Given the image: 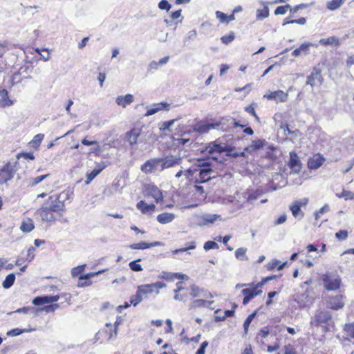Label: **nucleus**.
Instances as JSON below:
<instances>
[{"label":"nucleus","instance_id":"nucleus-43","mask_svg":"<svg viewBox=\"0 0 354 354\" xmlns=\"http://www.w3.org/2000/svg\"><path fill=\"white\" fill-rule=\"evenodd\" d=\"M344 330L346 331L347 336L354 339V323L346 324Z\"/></svg>","mask_w":354,"mask_h":354},{"label":"nucleus","instance_id":"nucleus-54","mask_svg":"<svg viewBox=\"0 0 354 354\" xmlns=\"http://www.w3.org/2000/svg\"><path fill=\"white\" fill-rule=\"evenodd\" d=\"M306 23V19L304 17H301L299 19H293L290 21H286L283 24V26H286L287 24H297L300 25H304Z\"/></svg>","mask_w":354,"mask_h":354},{"label":"nucleus","instance_id":"nucleus-13","mask_svg":"<svg viewBox=\"0 0 354 354\" xmlns=\"http://www.w3.org/2000/svg\"><path fill=\"white\" fill-rule=\"evenodd\" d=\"M198 176H196V183H204L212 179L214 171L211 168H198Z\"/></svg>","mask_w":354,"mask_h":354},{"label":"nucleus","instance_id":"nucleus-58","mask_svg":"<svg viewBox=\"0 0 354 354\" xmlns=\"http://www.w3.org/2000/svg\"><path fill=\"white\" fill-rule=\"evenodd\" d=\"M151 286L153 291L156 290V294H159V289L166 287V284L160 281L151 283Z\"/></svg>","mask_w":354,"mask_h":354},{"label":"nucleus","instance_id":"nucleus-41","mask_svg":"<svg viewBox=\"0 0 354 354\" xmlns=\"http://www.w3.org/2000/svg\"><path fill=\"white\" fill-rule=\"evenodd\" d=\"M141 261L140 259H138L136 261H131L129 264V268L131 270L134 272H140L142 270V268L140 264H138V262Z\"/></svg>","mask_w":354,"mask_h":354},{"label":"nucleus","instance_id":"nucleus-19","mask_svg":"<svg viewBox=\"0 0 354 354\" xmlns=\"http://www.w3.org/2000/svg\"><path fill=\"white\" fill-rule=\"evenodd\" d=\"M325 159L320 154H316L310 158L308 162V167L311 169H317L324 163Z\"/></svg>","mask_w":354,"mask_h":354},{"label":"nucleus","instance_id":"nucleus-11","mask_svg":"<svg viewBox=\"0 0 354 354\" xmlns=\"http://www.w3.org/2000/svg\"><path fill=\"white\" fill-rule=\"evenodd\" d=\"M162 158H151L146 161L142 166L141 170L146 174H151L158 169L159 165H161Z\"/></svg>","mask_w":354,"mask_h":354},{"label":"nucleus","instance_id":"nucleus-64","mask_svg":"<svg viewBox=\"0 0 354 354\" xmlns=\"http://www.w3.org/2000/svg\"><path fill=\"white\" fill-rule=\"evenodd\" d=\"M245 111L252 115L255 119L258 121H259V118L256 114V112L254 111V108L252 106V105H250L248 106H246L245 109Z\"/></svg>","mask_w":354,"mask_h":354},{"label":"nucleus","instance_id":"nucleus-27","mask_svg":"<svg viewBox=\"0 0 354 354\" xmlns=\"http://www.w3.org/2000/svg\"><path fill=\"white\" fill-rule=\"evenodd\" d=\"M36 53L35 57L39 56L40 59H44V61H47L50 58V50L49 48H45L43 47H37L35 48H32Z\"/></svg>","mask_w":354,"mask_h":354},{"label":"nucleus","instance_id":"nucleus-44","mask_svg":"<svg viewBox=\"0 0 354 354\" xmlns=\"http://www.w3.org/2000/svg\"><path fill=\"white\" fill-rule=\"evenodd\" d=\"M85 267H86V265L84 264V265H81V266H78L75 268H73L71 270V275L73 277H77L79 274H80L82 272H84V269H85Z\"/></svg>","mask_w":354,"mask_h":354},{"label":"nucleus","instance_id":"nucleus-30","mask_svg":"<svg viewBox=\"0 0 354 354\" xmlns=\"http://www.w3.org/2000/svg\"><path fill=\"white\" fill-rule=\"evenodd\" d=\"M137 290H138L139 294H141L144 299H147L148 297V295L154 292L151 284L140 285L138 286Z\"/></svg>","mask_w":354,"mask_h":354},{"label":"nucleus","instance_id":"nucleus-60","mask_svg":"<svg viewBox=\"0 0 354 354\" xmlns=\"http://www.w3.org/2000/svg\"><path fill=\"white\" fill-rule=\"evenodd\" d=\"M175 120H171L169 121L164 122L160 127V129L163 131L169 130L170 127L174 124L175 122Z\"/></svg>","mask_w":354,"mask_h":354},{"label":"nucleus","instance_id":"nucleus-42","mask_svg":"<svg viewBox=\"0 0 354 354\" xmlns=\"http://www.w3.org/2000/svg\"><path fill=\"white\" fill-rule=\"evenodd\" d=\"M196 248V243L194 241H192L190 243H187V245L185 248L177 249L173 251L174 254H178L179 252H184L185 251H187L189 250H193Z\"/></svg>","mask_w":354,"mask_h":354},{"label":"nucleus","instance_id":"nucleus-33","mask_svg":"<svg viewBox=\"0 0 354 354\" xmlns=\"http://www.w3.org/2000/svg\"><path fill=\"white\" fill-rule=\"evenodd\" d=\"M221 217L218 214H205L201 218L203 221V225H206L207 223H214L218 218Z\"/></svg>","mask_w":354,"mask_h":354},{"label":"nucleus","instance_id":"nucleus-48","mask_svg":"<svg viewBox=\"0 0 354 354\" xmlns=\"http://www.w3.org/2000/svg\"><path fill=\"white\" fill-rule=\"evenodd\" d=\"M288 8H290V6L289 4L278 6L274 10V15H285Z\"/></svg>","mask_w":354,"mask_h":354},{"label":"nucleus","instance_id":"nucleus-55","mask_svg":"<svg viewBox=\"0 0 354 354\" xmlns=\"http://www.w3.org/2000/svg\"><path fill=\"white\" fill-rule=\"evenodd\" d=\"M335 237L339 241L346 240L348 237V232L346 230H339L335 234Z\"/></svg>","mask_w":354,"mask_h":354},{"label":"nucleus","instance_id":"nucleus-53","mask_svg":"<svg viewBox=\"0 0 354 354\" xmlns=\"http://www.w3.org/2000/svg\"><path fill=\"white\" fill-rule=\"evenodd\" d=\"M215 14H216V18L221 23H226V24L229 23V21L227 20V16L225 13H223V12H222L221 11H216Z\"/></svg>","mask_w":354,"mask_h":354},{"label":"nucleus","instance_id":"nucleus-8","mask_svg":"<svg viewBox=\"0 0 354 354\" xmlns=\"http://www.w3.org/2000/svg\"><path fill=\"white\" fill-rule=\"evenodd\" d=\"M324 79L322 75V70L314 67L311 74L308 76L306 84L313 86H319L323 83Z\"/></svg>","mask_w":354,"mask_h":354},{"label":"nucleus","instance_id":"nucleus-37","mask_svg":"<svg viewBox=\"0 0 354 354\" xmlns=\"http://www.w3.org/2000/svg\"><path fill=\"white\" fill-rule=\"evenodd\" d=\"M247 249L245 248H239L235 251V257L236 259L241 261L248 260L246 256Z\"/></svg>","mask_w":354,"mask_h":354},{"label":"nucleus","instance_id":"nucleus-46","mask_svg":"<svg viewBox=\"0 0 354 354\" xmlns=\"http://www.w3.org/2000/svg\"><path fill=\"white\" fill-rule=\"evenodd\" d=\"M36 310L30 306H26L21 308H18L15 311L16 313H24V314H28L30 313H35Z\"/></svg>","mask_w":354,"mask_h":354},{"label":"nucleus","instance_id":"nucleus-39","mask_svg":"<svg viewBox=\"0 0 354 354\" xmlns=\"http://www.w3.org/2000/svg\"><path fill=\"white\" fill-rule=\"evenodd\" d=\"M143 299H144V297L141 295V294H139V292L137 290L136 294L135 295H132L131 297V298H130V304H132L133 306H136Z\"/></svg>","mask_w":354,"mask_h":354},{"label":"nucleus","instance_id":"nucleus-1","mask_svg":"<svg viewBox=\"0 0 354 354\" xmlns=\"http://www.w3.org/2000/svg\"><path fill=\"white\" fill-rule=\"evenodd\" d=\"M68 193L69 191L63 192L60 194H54L48 197L37 210V213L43 221L53 223L56 220L55 214L62 215V212L65 210V204L64 199L61 200L60 198L63 194H65L67 198Z\"/></svg>","mask_w":354,"mask_h":354},{"label":"nucleus","instance_id":"nucleus-10","mask_svg":"<svg viewBox=\"0 0 354 354\" xmlns=\"http://www.w3.org/2000/svg\"><path fill=\"white\" fill-rule=\"evenodd\" d=\"M344 296L342 294L330 296L327 299L328 307L333 310H339L344 306Z\"/></svg>","mask_w":354,"mask_h":354},{"label":"nucleus","instance_id":"nucleus-31","mask_svg":"<svg viewBox=\"0 0 354 354\" xmlns=\"http://www.w3.org/2000/svg\"><path fill=\"white\" fill-rule=\"evenodd\" d=\"M290 210L291 211L292 216L299 220H301L304 216V213L301 211V207L297 204H292L290 206Z\"/></svg>","mask_w":354,"mask_h":354},{"label":"nucleus","instance_id":"nucleus-20","mask_svg":"<svg viewBox=\"0 0 354 354\" xmlns=\"http://www.w3.org/2000/svg\"><path fill=\"white\" fill-rule=\"evenodd\" d=\"M190 295L195 298L198 297L203 296L205 298H212V295L211 292L205 291L203 289H201L196 285L191 286V292Z\"/></svg>","mask_w":354,"mask_h":354},{"label":"nucleus","instance_id":"nucleus-29","mask_svg":"<svg viewBox=\"0 0 354 354\" xmlns=\"http://www.w3.org/2000/svg\"><path fill=\"white\" fill-rule=\"evenodd\" d=\"M34 227L35 225L32 220L30 218H26L21 222L20 230L24 232H30Z\"/></svg>","mask_w":354,"mask_h":354},{"label":"nucleus","instance_id":"nucleus-22","mask_svg":"<svg viewBox=\"0 0 354 354\" xmlns=\"http://www.w3.org/2000/svg\"><path fill=\"white\" fill-rule=\"evenodd\" d=\"M162 245V243L159 241L152 242L151 243L140 242L138 243H133L129 245V248L133 250H145L155 246Z\"/></svg>","mask_w":354,"mask_h":354},{"label":"nucleus","instance_id":"nucleus-35","mask_svg":"<svg viewBox=\"0 0 354 354\" xmlns=\"http://www.w3.org/2000/svg\"><path fill=\"white\" fill-rule=\"evenodd\" d=\"M213 301H205L204 299H196L191 304L190 308L205 307L213 304Z\"/></svg>","mask_w":354,"mask_h":354},{"label":"nucleus","instance_id":"nucleus-32","mask_svg":"<svg viewBox=\"0 0 354 354\" xmlns=\"http://www.w3.org/2000/svg\"><path fill=\"white\" fill-rule=\"evenodd\" d=\"M346 0H331L327 2L326 8L329 10H336L338 9Z\"/></svg>","mask_w":354,"mask_h":354},{"label":"nucleus","instance_id":"nucleus-47","mask_svg":"<svg viewBox=\"0 0 354 354\" xmlns=\"http://www.w3.org/2000/svg\"><path fill=\"white\" fill-rule=\"evenodd\" d=\"M159 277L169 281H174V273L172 272L162 271L159 275Z\"/></svg>","mask_w":354,"mask_h":354},{"label":"nucleus","instance_id":"nucleus-63","mask_svg":"<svg viewBox=\"0 0 354 354\" xmlns=\"http://www.w3.org/2000/svg\"><path fill=\"white\" fill-rule=\"evenodd\" d=\"M169 104L167 102H160L153 104V108L157 109V112L165 109H167L169 106Z\"/></svg>","mask_w":354,"mask_h":354},{"label":"nucleus","instance_id":"nucleus-16","mask_svg":"<svg viewBox=\"0 0 354 354\" xmlns=\"http://www.w3.org/2000/svg\"><path fill=\"white\" fill-rule=\"evenodd\" d=\"M59 296H43V297H36L32 300V304L36 306L43 305L44 304H50L53 302H56L59 300Z\"/></svg>","mask_w":354,"mask_h":354},{"label":"nucleus","instance_id":"nucleus-7","mask_svg":"<svg viewBox=\"0 0 354 354\" xmlns=\"http://www.w3.org/2000/svg\"><path fill=\"white\" fill-rule=\"evenodd\" d=\"M232 147L225 143H218L217 141L211 142L206 145L204 151L213 154L214 153L230 152Z\"/></svg>","mask_w":354,"mask_h":354},{"label":"nucleus","instance_id":"nucleus-57","mask_svg":"<svg viewBox=\"0 0 354 354\" xmlns=\"http://www.w3.org/2000/svg\"><path fill=\"white\" fill-rule=\"evenodd\" d=\"M48 176H49V174L42 175L33 178L31 181V185L35 186L39 184L42 180H45Z\"/></svg>","mask_w":354,"mask_h":354},{"label":"nucleus","instance_id":"nucleus-56","mask_svg":"<svg viewBox=\"0 0 354 354\" xmlns=\"http://www.w3.org/2000/svg\"><path fill=\"white\" fill-rule=\"evenodd\" d=\"M339 198H344L345 200L353 199L354 193L350 191L344 190L340 195H338Z\"/></svg>","mask_w":354,"mask_h":354},{"label":"nucleus","instance_id":"nucleus-28","mask_svg":"<svg viewBox=\"0 0 354 354\" xmlns=\"http://www.w3.org/2000/svg\"><path fill=\"white\" fill-rule=\"evenodd\" d=\"M175 218V214L173 213H162L157 216V221L161 224H167L171 223Z\"/></svg>","mask_w":354,"mask_h":354},{"label":"nucleus","instance_id":"nucleus-12","mask_svg":"<svg viewBox=\"0 0 354 354\" xmlns=\"http://www.w3.org/2000/svg\"><path fill=\"white\" fill-rule=\"evenodd\" d=\"M288 166L293 174H298L301 169V162L298 155L294 151L290 152Z\"/></svg>","mask_w":354,"mask_h":354},{"label":"nucleus","instance_id":"nucleus-23","mask_svg":"<svg viewBox=\"0 0 354 354\" xmlns=\"http://www.w3.org/2000/svg\"><path fill=\"white\" fill-rule=\"evenodd\" d=\"M106 167V165L104 162H101L98 168H95L91 172L86 174L87 179L85 183L86 185L89 184Z\"/></svg>","mask_w":354,"mask_h":354},{"label":"nucleus","instance_id":"nucleus-21","mask_svg":"<svg viewBox=\"0 0 354 354\" xmlns=\"http://www.w3.org/2000/svg\"><path fill=\"white\" fill-rule=\"evenodd\" d=\"M266 144H267V142L264 139L254 140L250 145L244 149V151L252 153L254 151L262 149L266 145Z\"/></svg>","mask_w":354,"mask_h":354},{"label":"nucleus","instance_id":"nucleus-50","mask_svg":"<svg viewBox=\"0 0 354 354\" xmlns=\"http://www.w3.org/2000/svg\"><path fill=\"white\" fill-rule=\"evenodd\" d=\"M329 211V206L326 204L324 205L322 207H321L318 211L315 212V220H319V217H320V214H322L325 212H327Z\"/></svg>","mask_w":354,"mask_h":354},{"label":"nucleus","instance_id":"nucleus-49","mask_svg":"<svg viewBox=\"0 0 354 354\" xmlns=\"http://www.w3.org/2000/svg\"><path fill=\"white\" fill-rule=\"evenodd\" d=\"M32 330H26V329H19V328H15V329H12V330H9L8 333H7V335L8 336H17V335H21V333H24V332H28V331H31Z\"/></svg>","mask_w":354,"mask_h":354},{"label":"nucleus","instance_id":"nucleus-14","mask_svg":"<svg viewBox=\"0 0 354 354\" xmlns=\"http://www.w3.org/2000/svg\"><path fill=\"white\" fill-rule=\"evenodd\" d=\"M105 270H100L97 272H89L88 274L80 276L77 286L78 287H85V286H90L92 283V282H91V281L89 280V279L92 277H95V276H97L98 274H100L104 272Z\"/></svg>","mask_w":354,"mask_h":354},{"label":"nucleus","instance_id":"nucleus-51","mask_svg":"<svg viewBox=\"0 0 354 354\" xmlns=\"http://www.w3.org/2000/svg\"><path fill=\"white\" fill-rule=\"evenodd\" d=\"M158 8L160 10H165L167 11H169L171 8V5L168 2L167 0H161L158 3Z\"/></svg>","mask_w":354,"mask_h":354},{"label":"nucleus","instance_id":"nucleus-59","mask_svg":"<svg viewBox=\"0 0 354 354\" xmlns=\"http://www.w3.org/2000/svg\"><path fill=\"white\" fill-rule=\"evenodd\" d=\"M44 135L42 133L37 134L34 136L32 142L33 144V146H38L41 142L42 140L44 139Z\"/></svg>","mask_w":354,"mask_h":354},{"label":"nucleus","instance_id":"nucleus-18","mask_svg":"<svg viewBox=\"0 0 354 354\" xmlns=\"http://www.w3.org/2000/svg\"><path fill=\"white\" fill-rule=\"evenodd\" d=\"M181 158H177L173 156H166L161 162V170L172 167L180 163Z\"/></svg>","mask_w":354,"mask_h":354},{"label":"nucleus","instance_id":"nucleus-45","mask_svg":"<svg viewBox=\"0 0 354 354\" xmlns=\"http://www.w3.org/2000/svg\"><path fill=\"white\" fill-rule=\"evenodd\" d=\"M203 248L206 251L211 249H218V245L215 241H208L204 243Z\"/></svg>","mask_w":354,"mask_h":354},{"label":"nucleus","instance_id":"nucleus-34","mask_svg":"<svg viewBox=\"0 0 354 354\" xmlns=\"http://www.w3.org/2000/svg\"><path fill=\"white\" fill-rule=\"evenodd\" d=\"M15 275L14 273H10L6 276L5 280L2 283V286L4 288H10L15 283Z\"/></svg>","mask_w":354,"mask_h":354},{"label":"nucleus","instance_id":"nucleus-61","mask_svg":"<svg viewBox=\"0 0 354 354\" xmlns=\"http://www.w3.org/2000/svg\"><path fill=\"white\" fill-rule=\"evenodd\" d=\"M261 194V192L259 190H257L256 192L251 193L248 195V196L247 198V201L248 202L254 201V200L257 199L260 196Z\"/></svg>","mask_w":354,"mask_h":354},{"label":"nucleus","instance_id":"nucleus-25","mask_svg":"<svg viewBox=\"0 0 354 354\" xmlns=\"http://www.w3.org/2000/svg\"><path fill=\"white\" fill-rule=\"evenodd\" d=\"M136 207L144 214H149L154 211L156 206L153 204H147L144 201H140L136 204Z\"/></svg>","mask_w":354,"mask_h":354},{"label":"nucleus","instance_id":"nucleus-62","mask_svg":"<svg viewBox=\"0 0 354 354\" xmlns=\"http://www.w3.org/2000/svg\"><path fill=\"white\" fill-rule=\"evenodd\" d=\"M307 8V4L305 3H301L299 5L295 6L294 8H290V12L292 14L297 12L300 9H304Z\"/></svg>","mask_w":354,"mask_h":354},{"label":"nucleus","instance_id":"nucleus-17","mask_svg":"<svg viewBox=\"0 0 354 354\" xmlns=\"http://www.w3.org/2000/svg\"><path fill=\"white\" fill-rule=\"evenodd\" d=\"M146 194L151 196L158 203L162 199V194L161 191L155 185H149L145 189Z\"/></svg>","mask_w":354,"mask_h":354},{"label":"nucleus","instance_id":"nucleus-38","mask_svg":"<svg viewBox=\"0 0 354 354\" xmlns=\"http://www.w3.org/2000/svg\"><path fill=\"white\" fill-rule=\"evenodd\" d=\"M257 311L255 310L254 313H252V314H250L248 317L247 319L245 320L244 322V324H243V328H244V333L245 334H247L248 332V328L252 321V319L255 317V316L257 315Z\"/></svg>","mask_w":354,"mask_h":354},{"label":"nucleus","instance_id":"nucleus-36","mask_svg":"<svg viewBox=\"0 0 354 354\" xmlns=\"http://www.w3.org/2000/svg\"><path fill=\"white\" fill-rule=\"evenodd\" d=\"M261 3H262L264 6V8L262 10H257V18H261V19L266 18L269 16V8L268 7V2H261Z\"/></svg>","mask_w":354,"mask_h":354},{"label":"nucleus","instance_id":"nucleus-9","mask_svg":"<svg viewBox=\"0 0 354 354\" xmlns=\"http://www.w3.org/2000/svg\"><path fill=\"white\" fill-rule=\"evenodd\" d=\"M332 317L329 312L319 310L317 311L315 316L312 317L310 324L315 326H319L322 324H326L331 319Z\"/></svg>","mask_w":354,"mask_h":354},{"label":"nucleus","instance_id":"nucleus-2","mask_svg":"<svg viewBox=\"0 0 354 354\" xmlns=\"http://www.w3.org/2000/svg\"><path fill=\"white\" fill-rule=\"evenodd\" d=\"M243 128L245 124H241L234 120H228L222 118L218 122H207L204 120H200L192 126V131L199 134L207 133L211 129H218L222 131H227L230 129L236 127Z\"/></svg>","mask_w":354,"mask_h":354},{"label":"nucleus","instance_id":"nucleus-40","mask_svg":"<svg viewBox=\"0 0 354 354\" xmlns=\"http://www.w3.org/2000/svg\"><path fill=\"white\" fill-rule=\"evenodd\" d=\"M309 46H300L298 48L292 52V55L298 57L301 55H306Z\"/></svg>","mask_w":354,"mask_h":354},{"label":"nucleus","instance_id":"nucleus-24","mask_svg":"<svg viewBox=\"0 0 354 354\" xmlns=\"http://www.w3.org/2000/svg\"><path fill=\"white\" fill-rule=\"evenodd\" d=\"M134 101V97L131 94H127L125 95H120L116 98V103L125 108L127 106L129 105Z\"/></svg>","mask_w":354,"mask_h":354},{"label":"nucleus","instance_id":"nucleus-4","mask_svg":"<svg viewBox=\"0 0 354 354\" xmlns=\"http://www.w3.org/2000/svg\"><path fill=\"white\" fill-rule=\"evenodd\" d=\"M324 287L328 291H335L340 288L342 280L335 273L327 272L322 276Z\"/></svg>","mask_w":354,"mask_h":354},{"label":"nucleus","instance_id":"nucleus-6","mask_svg":"<svg viewBox=\"0 0 354 354\" xmlns=\"http://www.w3.org/2000/svg\"><path fill=\"white\" fill-rule=\"evenodd\" d=\"M263 286V281L259 282L252 288H244L241 290V293L245 296L243 300V304L247 305L249 301L255 296L262 293L261 290H259Z\"/></svg>","mask_w":354,"mask_h":354},{"label":"nucleus","instance_id":"nucleus-26","mask_svg":"<svg viewBox=\"0 0 354 354\" xmlns=\"http://www.w3.org/2000/svg\"><path fill=\"white\" fill-rule=\"evenodd\" d=\"M13 102L9 98L8 93L6 89L0 90V107L10 106Z\"/></svg>","mask_w":354,"mask_h":354},{"label":"nucleus","instance_id":"nucleus-52","mask_svg":"<svg viewBox=\"0 0 354 354\" xmlns=\"http://www.w3.org/2000/svg\"><path fill=\"white\" fill-rule=\"evenodd\" d=\"M234 38H235V35H234V32H232L228 35L223 36L221 39L223 43L227 44L232 42L234 39Z\"/></svg>","mask_w":354,"mask_h":354},{"label":"nucleus","instance_id":"nucleus-3","mask_svg":"<svg viewBox=\"0 0 354 354\" xmlns=\"http://www.w3.org/2000/svg\"><path fill=\"white\" fill-rule=\"evenodd\" d=\"M147 133L143 130V127H134L125 134V140L131 147H133L138 142H147Z\"/></svg>","mask_w":354,"mask_h":354},{"label":"nucleus","instance_id":"nucleus-5","mask_svg":"<svg viewBox=\"0 0 354 354\" xmlns=\"http://www.w3.org/2000/svg\"><path fill=\"white\" fill-rule=\"evenodd\" d=\"M16 172L15 166L10 162H7L0 169V185L6 183L12 180Z\"/></svg>","mask_w":354,"mask_h":354},{"label":"nucleus","instance_id":"nucleus-15","mask_svg":"<svg viewBox=\"0 0 354 354\" xmlns=\"http://www.w3.org/2000/svg\"><path fill=\"white\" fill-rule=\"evenodd\" d=\"M288 93L283 92L281 90H278L276 91L271 92L269 94L264 95V97L268 100H273L277 102H283L288 100Z\"/></svg>","mask_w":354,"mask_h":354}]
</instances>
